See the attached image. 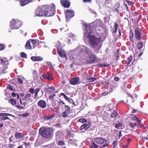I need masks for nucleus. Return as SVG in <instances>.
<instances>
[{
	"label": "nucleus",
	"instance_id": "f03ea898",
	"mask_svg": "<svg viewBox=\"0 0 148 148\" xmlns=\"http://www.w3.org/2000/svg\"><path fill=\"white\" fill-rule=\"evenodd\" d=\"M88 42L93 47L95 48L100 43L101 41L100 38H97L95 35H92L90 33H88L87 36Z\"/></svg>",
	"mask_w": 148,
	"mask_h": 148
},
{
	"label": "nucleus",
	"instance_id": "f3484780",
	"mask_svg": "<svg viewBox=\"0 0 148 148\" xmlns=\"http://www.w3.org/2000/svg\"><path fill=\"white\" fill-rule=\"evenodd\" d=\"M33 95L31 94L27 93L22 99V100L26 102V101L31 100V97H33Z\"/></svg>",
	"mask_w": 148,
	"mask_h": 148
},
{
	"label": "nucleus",
	"instance_id": "603ef678",
	"mask_svg": "<svg viewBox=\"0 0 148 148\" xmlns=\"http://www.w3.org/2000/svg\"><path fill=\"white\" fill-rule=\"evenodd\" d=\"M126 1L128 5H132L133 4V3L132 1L125 0Z\"/></svg>",
	"mask_w": 148,
	"mask_h": 148
},
{
	"label": "nucleus",
	"instance_id": "6e6552de",
	"mask_svg": "<svg viewBox=\"0 0 148 148\" xmlns=\"http://www.w3.org/2000/svg\"><path fill=\"white\" fill-rule=\"evenodd\" d=\"M65 16L66 19H69L73 17L74 15V12L73 10H67L65 11Z\"/></svg>",
	"mask_w": 148,
	"mask_h": 148
},
{
	"label": "nucleus",
	"instance_id": "393cba45",
	"mask_svg": "<svg viewBox=\"0 0 148 148\" xmlns=\"http://www.w3.org/2000/svg\"><path fill=\"white\" fill-rule=\"evenodd\" d=\"M93 140V141H92L90 143V147L91 148H97L99 146Z\"/></svg>",
	"mask_w": 148,
	"mask_h": 148
},
{
	"label": "nucleus",
	"instance_id": "c03bdc74",
	"mask_svg": "<svg viewBox=\"0 0 148 148\" xmlns=\"http://www.w3.org/2000/svg\"><path fill=\"white\" fill-rule=\"evenodd\" d=\"M103 119L108 122L110 121V120L109 118V116H104L103 117Z\"/></svg>",
	"mask_w": 148,
	"mask_h": 148
},
{
	"label": "nucleus",
	"instance_id": "4d7b16f0",
	"mask_svg": "<svg viewBox=\"0 0 148 148\" xmlns=\"http://www.w3.org/2000/svg\"><path fill=\"white\" fill-rule=\"evenodd\" d=\"M48 73L47 74H44L42 75V76L43 77L45 78V79H47V76L48 75V73Z\"/></svg>",
	"mask_w": 148,
	"mask_h": 148
},
{
	"label": "nucleus",
	"instance_id": "72a5a7b5",
	"mask_svg": "<svg viewBox=\"0 0 148 148\" xmlns=\"http://www.w3.org/2000/svg\"><path fill=\"white\" fill-rule=\"evenodd\" d=\"M112 113L110 114V117L112 118H114L118 115V113L116 110L112 112Z\"/></svg>",
	"mask_w": 148,
	"mask_h": 148
},
{
	"label": "nucleus",
	"instance_id": "052dcab7",
	"mask_svg": "<svg viewBox=\"0 0 148 148\" xmlns=\"http://www.w3.org/2000/svg\"><path fill=\"white\" fill-rule=\"evenodd\" d=\"M18 80L19 82L21 83L22 84L23 82V80L21 78H18Z\"/></svg>",
	"mask_w": 148,
	"mask_h": 148
},
{
	"label": "nucleus",
	"instance_id": "cd10ccee",
	"mask_svg": "<svg viewBox=\"0 0 148 148\" xmlns=\"http://www.w3.org/2000/svg\"><path fill=\"white\" fill-rule=\"evenodd\" d=\"M90 127L89 125L87 123H85L82 125L80 127V130H82L83 129H85V130H87Z\"/></svg>",
	"mask_w": 148,
	"mask_h": 148
},
{
	"label": "nucleus",
	"instance_id": "1a4fd4ad",
	"mask_svg": "<svg viewBox=\"0 0 148 148\" xmlns=\"http://www.w3.org/2000/svg\"><path fill=\"white\" fill-rule=\"evenodd\" d=\"M97 58L96 55L92 54L89 55L88 57L87 61L88 63L91 64L95 62Z\"/></svg>",
	"mask_w": 148,
	"mask_h": 148
},
{
	"label": "nucleus",
	"instance_id": "49530a36",
	"mask_svg": "<svg viewBox=\"0 0 148 148\" xmlns=\"http://www.w3.org/2000/svg\"><path fill=\"white\" fill-rule=\"evenodd\" d=\"M97 79L96 78L94 77L86 78V79L88 80L89 82H92L96 80Z\"/></svg>",
	"mask_w": 148,
	"mask_h": 148
},
{
	"label": "nucleus",
	"instance_id": "680f3d73",
	"mask_svg": "<svg viewBox=\"0 0 148 148\" xmlns=\"http://www.w3.org/2000/svg\"><path fill=\"white\" fill-rule=\"evenodd\" d=\"M111 0H105V4H108L111 2Z\"/></svg>",
	"mask_w": 148,
	"mask_h": 148
},
{
	"label": "nucleus",
	"instance_id": "09e8293b",
	"mask_svg": "<svg viewBox=\"0 0 148 148\" xmlns=\"http://www.w3.org/2000/svg\"><path fill=\"white\" fill-rule=\"evenodd\" d=\"M21 56L22 57L27 58V54L23 52H22L21 54Z\"/></svg>",
	"mask_w": 148,
	"mask_h": 148
},
{
	"label": "nucleus",
	"instance_id": "4be33fe9",
	"mask_svg": "<svg viewBox=\"0 0 148 148\" xmlns=\"http://www.w3.org/2000/svg\"><path fill=\"white\" fill-rule=\"evenodd\" d=\"M133 97L132 96H128L127 98L126 102H125L126 103H128L127 104L129 105L130 103L134 102V101L133 99Z\"/></svg>",
	"mask_w": 148,
	"mask_h": 148
},
{
	"label": "nucleus",
	"instance_id": "a211bd4d",
	"mask_svg": "<svg viewBox=\"0 0 148 148\" xmlns=\"http://www.w3.org/2000/svg\"><path fill=\"white\" fill-rule=\"evenodd\" d=\"M63 96L64 98L69 102L71 103L73 101V100L70 97H68L63 93H62L60 94V97Z\"/></svg>",
	"mask_w": 148,
	"mask_h": 148
},
{
	"label": "nucleus",
	"instance_id": "a878e982",
	"mask_svg": "<svg viewBox=\"0 0 148 148\" xmlns=\"http://www.w3.org/2000/svg\"><path fill=\"white\" fill-rule=\"evenodd\" d=\"M102 21L99 20H96L95 22V23H96L95 26L96 27H101L102 26Z\"/></svg>",
	"mask_w": 148,
	"mask_h": 148
},
{
	"label": "nucleus",
	"instance_id": "864d4df0",
	"mask_svg": "<svg viewBox=\"0 0 148 148\" xmlns=\"http://www.w3.org/2000/svg\"><path fill=\"white\" fill-rule=\"evenodd\" d=\"M117 141H114L112 145L113 146V148H115L117 144Z\"/></svg>",
	"mask_w": 148,
	"mask_h": 148
},
{
	"label": "nucleus",
	"instance_id": "79ce46f5",
	"mask_svg": "<svg viewBox=\"0 0 148 148\" xmlns=\"http://www.w3.org/2000/svg\"><path fill=\"white\" fill-rule=\"evenodd\" d=\"M29 40L31 42L32 44L33 45V48H34L35 47V45L37 43V41L35 40L32 39H30Z\"/></svg>",
	"mask_w": 148,
	"mask_h": 148
},
{
	"label": "nucleus",
	"instance_id": "e2e57ef3",
	"mask_svg": "<svg viewBox=\"0 0 148 148\" xmlns=\"http://www.w3.org/2000/svg\"><path fill=\"white\" fill-rule=\"evenodd\" d=\"M114 79L116 81H119V78L117 76L115 77L114 78Z\"/></svg>",
	"mask_w": 148,
	"mask_h": 148
},
{
	"label": "nucleus",
	"instance_id": "774afa93",
	"mask_svg": "<svg viewBox=\"0 0 148 148\" xmlns=\"http://www.w3.org/2000/svg\"><path fill=\"white\" fill-rule=\"evenodd\" d=\"M47 63L48 65L49 66H50L51 67L53 66V64H52V63L51 62H47Z\"/></svg>",
	"mask_w": 148,
	"mask_h": 148
},
{
	"label": "nucleus",
	"instance_id": "c756f323",
	"mask_svg": "<svg viewBox=\"0 0 148 148\" xmlns=\"http://www.w3.org/2000/svg\"><path fill=\"white\" fill-rule=\"evenodd\" d=\"M97 66L100 67H102L103 66L108 67L110 66L108 64H106L104 63H99L97 64Z\"/></svg>",
	"mask_w": 148,
	"mask_h": 148
},
{
	"label": "nucleus",
	"instance_id": "6ab92c4d",
	"mask_svg": "<svg viewBox=\"0 0 148 148\" xmlns=\"http://www.w3.org/2000/svg\"><path fill=\"white\" fill-rule=\"evenodd\" d=\"M32 60L34 62L41 61L43 60L42 58L40 56H32L31 58Z\"/></svg>",
	"mask_w": 148,
	"mask_h": 148
},
{
	"label": "nucleus",
	"instance_id": "5fc2aeb1",
	"mask_svg": "<svg viewBox=\"0 0 148 148\" xmlns=\"http://www.w3.org/2000/svg\"><path fill=\"white\" fill-rule=\"evenodd\" d=\"M5 48V46L2 44H0V51L3 50Z\"/></svg>",
	"mask_w": 148,
	"mask_h": 148
},
{
	"label": "nucleus",
	"instance_id": "8fccbe9b",
	"mask_svg": "<svg viewBox=\"0 0 148 148\" xmlns=\"http://www.w3.org/2000/svg\"><path fill=\"white\" fill-rule=\"evenodd\" d=\"M61 132H57L56 133V138L59 139L60 137V135L61 134Z\"/></svg>",
	"mask_w": 148,
	"mask_h": 148
},
{
	"label": "nucleus",
	"instance_id": "de8ad7c7",
	"mask_svg": "<svg viewBox=\"0 0 148 148\" xmlns=\"http://www.w3.org/2000/svg\"><path fill=\"white\" fill-rule=\"evenodd\" d=\"M15 146V145L9 144L8 145V148H14V147Z\"/></svg>",
	"mask_w": 148,
	"mask_h": 148
},
{
	"label": "nucleus",
	"instance_id": "9d476101",
	"mask_svg": "<svg viewBox=\"0 0 148 148\" xmlns=\"http://www.w3.org/2000/svg\"><path fill=\"white\" fill-rule=\"evenodd\" d=\"M7 116H13V115L11 114L6 113H0V116H2V117H0V119L1 120H10L9 118Z\"/></svg>",
	"mask_w": 148,
	"mask_h": 148
},
{
	"label": "nucleus",
	"instance_id": "13d9d810",
	"mask_svg": "<svg viewBox=\"0 0 148 148\" xmlns=\"http://www.w3.org/2000/svg\"><path fill=\"white\" fill-rule=\"evenodd\" d=\"M46 90L48 92H51L53 91L51 90L50 88L49 87L46 88Z\"/></svg>",
	"mask_w": 148,
	"mask_h": 148
},
{
	"label": "nucleus",
	"instance_id": "ddd939ff",
	"mask_svg": "<svg viewBox=\"0 0 148 148\" xmlns=\"http://www.w3.org/2000/svg\"><path fill=\"white\" fill-rule=\"evenodd\" d=\"M40 89L41 88L40 87L37 88L35 90L34 88H30L29 90V92L32 94H33L34 92H35L34 97L36 98L38 96V92Z\"/></svg>",
	"mask_w": 148,
	"mask_h": 148
},
{
	"label": "nucleus",
	"instance_id": "4c0bfd02",
	"mask_svg": "<svg viewBox=\"0 0 148 148\" xmlns=\"http://www.w3.org/2000/svg\"><path fill=\"white\" fill-rule=\"evenodd\" d=\"M133 59V57L132 56H130L129 57L127 60V64H129L132 62Z\"/></svg>",
	"mask_w": 148,
	"mask_h": 148
},
{
	"label": "nucleus",
	"instance_id": "0e129e2a",
	"mask_svg": "<svg viewBox=\"0 0 148 148\" xmlns=\"http://www.w3.org/2000/svg\"><path fill=\"white\" fill-rule=\"evenodd\" d=\"M19 101H20V103L21 105H25V103H26V101L22 103V100H21V98H20Z\"/></svg>",
	"mask_w": 148,
	"mask_h": 148
},
{
	"label": "nucleus",
	"instance_id": "2eb2a0df",
	"mask_svg": "<svg viewBox=\"0 0 148 148\" xmlns=\"http://www.w3.org/2000/svg\"><path fill=\"white\" fill-rule=\"evenodd\" d=\"M84 26L85 27L84 29L86 31L84 33V35H87L88 33H90L91 34L90 26L87 24H84Z\"/></svg>",
	"mask_w": 148,
	"mask_h": 148
},
{
	"label": "nucleus",
	"instance_id": "37998d69",
	"mask_svg": "<svg viewBox=\"0 0 148 148\" xmlns=\"http://www.w3.org/2000/svg\"><path fill=\"white\" fill-rule=\"evenodd\" d=\"M138 123L137 125L138 127H142L143 126V125L141 122V121L139 120L137 121Z\"/></svg>",
	"mask_w": 148,
	"mask_h": 148
},
{
	"label": "nucleus",
	"instance_id": "5701e85b",
	"mask_svg": "<svg viewBox=\"0 0 148 148\" xmlns=\"http://www.w3.org/2000/svg\"><path fill=\"white\" fill-rule=\"evenodd\" d=\"M116 108L114 106V105L113 104H110L108 107V111H110L111 112L116 110Z\"/></svg>",
	"mask_w": 148,
	"mask_h": 148
},
{
	"label": "nucleus",
	"instance_id": "e433bc0d",
	"mask_svg": "<svg viewBox=\"0 0 148 148\" xmlns=\"http://www.w3.org/2000/svg\"><path fill=\"white\" fill-rule=\"evenodd\" d=\"M115 127L118 129H121L122 128V124L120 122L116 123L115 124Z\"/></svg>",
	"mask_w": 148,
	"mask_h": 148
},
{
	"label": "nucleus",
	"instance_id": "f257e3e1",
	"mask_svg": "<svg viewBox=\"0 0 148 148\" xmlns=\"http://www.w3.org/2000/svg\"><path fill=\"white\" fill-rule=\"evenodd\" d=\"M42 7L45 16H52L55 13V6L54 4L53 3L50 5H43L42 6Z\"/></svg>",
	"mask_w": 148,
	"mask_h": 148
},
{
	"label": "nucleus",
	"instance_id": "aec40b11",
	"mask_svg": "<svg viewBox=\"0 0 148 148\" xmlns=\"http://www.w3.org/2000/svg\"><path fill=\"white\" fill-rule=\"evenodd\" d=\"M57 51L60 57H64L66 56V55L64 51L61 49H58Z\"/></svg>",
	"mask_w": 148,
	"mask_h": 148
},
{
	"label": "nucleus",
	"instance_id": "bb28decb",
	"mask_svg": "<svg viewBox=\"0 0 148 148\" xmlns=\"http://www.w3.org/2000/svg\"><path fill=\"white\" fill-rule=\"evenodd\" d=\"M55 116V114H53L49 116L45 115L43 116V119L45 120H48L54 118Z\"/></svg>",
	"mask_w": 148,
	"mask_h": 148
},
{
	"label": "nucleus",
	"instance_id": "69168bd1",
	"mask_svg": "<svg viewBox=\"0 0 148 148\" xmlns=\"http://www.w3.org/2000/svg\"><path fill=\"white\" fill-rule=\"evenodd\" d=\"M132 109H133V110L132 112V113H136V112H137L138 111V110L136 109H134V108H132Z\"/></svg>",
	"mask_w": 148,
	"mask_h": 148
},
{
	"label": "nucleus",
	"instance_id": "4468645a",
	"mask_svg": "<svg viewBox=\"0 0 148 148\" xmlns=\"http://www.w3.org/2000/svg\"><path fill=\"white\" fill-rule=\"evenodd\" d=\"M60 2L61 5L65 8H69L70 6V3L68 0H60Z\"/></svg>",
	"mask_w": 148,
	"mask_h": 148
},
{
	"label": "nucleus",
	"instance_id": "f704fd0d",
	"mask_svg": "<svg viewBox=\"0 0 148 148\" xmlns=\"http://www.w3.org/2000/svg\"><path fill=\"white\" fill-rule=\"evenodd\" d=\"M136 126L137 125L136 123L131 122L129 123V126L132 129H134L136 127Z\"/></svg>",
	"mask_w": 148,
	"mask_h": 148
},
{
	"label": "nucleus",
	"instance_id": "412c9836",
	"mask_svg": "<svg viewBox=\"0 0 148 148\" xmlns=\"http://www.w3.org/2000/svg\"><path fill=\"white\" fill-rule=\"evenodd\" d=\"M25 47V49L27 50H30L32 49L30 44V41L29 40L27 41Z\"/></svg>",
	"mask_w": 148,
	"mask_h": 148
},
{
	"label": "nucleus",
	"instance_id": "58836bf2",
	"mask_svg": "<svg viewBox=\"0 0 148 148\" xmlns=\"http://www.w3.org/2000/svg\"><path fill=\"white\" fill-rule=\"evenodd\" d=\"M47 79L48 80H53V78L52 74L51 73H49Z\"/></svg>",
	"mask_w": 148,
	"mask_h": 148
},
{
	"label": "nucleus",
	"instance_id": "a19ab883",
	"mask_svg": "<svg viewBox=\"0 0 148 148\" xmlns=\"http://www.w3.org/2000/svg\"><path fill=\"white\" fill-rule=\"evenodd\" d=\"M9 101L10 102L11 104L13 105H16V101L15 100L13 99H10Z\"/></svg>",
	"mask_w": 148,
	"mask_h": 148
},
{
	"label": "nucleus",
	"instance_id": "0eeeda50",
	"mask_svg": "<svg viewBox=\"0 0 148 148\" xmlns=\"http://www.w3.org/2000/svg\"><path fill=\"white\" fill-rule=\"evenodd\" d=\"M65 111L62 112V116L64 118H66L68 117L69 115L71 113V109L70 107L67 105H65Z\"/></svg>",
	"mask_w": 148,
	"mask_h": 148
},
{
	"label": "nucleus",
	"instance_id": "20e7f679",
	"mask_svg": "<svg viewBox=\"0 0 148 148\" xmlns=\"http://www.w3.org/2000/svg\"><path fill=\"white\" fill-rule=\"evenodd\" d=\"M94 141L99 145V147L101 146L102 148H105L109 144V143L105 139L101 138L98 137L95 138L94 140Z\"/></svg>",
	"mask_w": 148,
	"mask_h": 148
},
{
	"label": "nucleus",
	"instance_id": "423d86ee",
	"mask_svg": "<svg viewBox=\"0 0 148 148\" xmlns=\"http://www.w3.org/2000/svg\"><path fill=\"white\" fill-rule=\"evenodd\" d=\"M143 35V31L140 28H137L135 30V36L136 39L140 41L142 40Z\"/></svg>",
	"mask_w": 148,
	"mask_h": 148
},
{
	"label": "nucleus",
	"instance_id": "7ed1b4c3",
	"mask_svg": "<svg viewBox=\"0 0 148 148\" xmlns=\"http://www.w3.org/2000/svg\"><path fill=\"white\" fill-rule=\"evenodd\" d=\"M53 132V130L51 128L42 127L39 130V134L42 137L45 139L51 138Z\"/></svg>",
	"mask_w": 148,
	"mask_h": 148
},
{
	"label": "nucleus",
	"instance_id": "dca6fc26",
	"mask_svg": "<svg viewBox=\"0 0 148 148\" xmlns=\"http://www.w3.org/2000/svg\"><path fill=\"white\" fill-rule=\"evenodd\" d=\"M38 106L41 108H45L47 106V103L46 102L43 100H40L37 104Z\"/></svg>",
	"mask_w": 148,
	"mask_h": 148
},
{
	"label": "nucleus",
	"instance_id": "2f4dec72",
	"mask_svg": "<svg viewBox=\"0 0 148 148\" xmlns=\"http://www.w3.org/2000/svg\"><path fill=\"white\" fill-rule=\"evenodd\" d=\"M133 36H134V34L133 32H132L131 29L130 31V36H129V38L130 40V41L132 42H134L133 40Z\"/></svg>",
	"mask_w": 148,
	"mask_h": 148
},
{
	"label": "nucleus",
	"instance_id": "f8f14e48",
	"mask_svg": "<svg viewBox=\"0 0 148 148\" xmlns=\"http://www.w3.org/2000/svg\"><path fill=\"white\" fill-rule=\"evenodd\" d=\"M80 79L79 77H77L73 78L69 81L70 83L73 85H76L80 83Z\"/></svg>",
	"mask_w": 148,
	"mask_h": 148
},
{
	"label": "nucleus",
	"instance_id": "bf43d9fd",
	"mask_svg": "<svg viewBox=\"0 0 148 148\" xmlns=\"http://www.w3.org/2000/svg\"><path fill=\"white\" fill-rule=\"evenodd\" d=\"M16 106L18 108H19L20 109H23L24 108V107L22 106H21L20 105H18V106L16 105Z\"/></svg>",
	"mask_w": 148,
	"mask_h": 148
},
{
	"label": "nucleus",
	"instance_id": "6e6d98bb",
	"mask_svg": "<svg viewBox=\"0 0 148 148\" xmlns=\"http://www.w3.org/2000/svg\"><path fill=\"white\" fill-rule=\"evenodd\" d=\"M13 139V136H12L9 138V143H10L12 141V140Z\"/></svg>",
	"mask_w": 148,
	"mask_h": 148
},
{
	"label": "nucleus",
	"instance_id": "c85d7f7f",
	"mask_svg": "<svg viewBox=\"0 0 148 148\" xmlns=\"http://www.w3.org/2000/svg\"><path fill=\"white\" fill-rule=\"evenodd\" d=\"M89 50L90 49L88 47L84 46L82 51L86 54H88L89 53Z\"/></svg>",
	"mask_w": 148,
	"mask_h": 148
},
{
	"label": "nucleus",
	"instance_id": "ea45409f",
	"mask_svg": "<svg viewBox=\"0 0 148 148\" xmlns=\"http://www.w3.org/2000/svg\"><path fill=\"white\" fill-rule=\"evenodd\" d=\"M57 145L59 146H62L65 145V143L64 141L62 140H60L58 142Z\"/></svg>",
	"mask_w": 148,
	"mask_h": 148
},
{
	"label": "nucleus",
	"instance_id": "b1692460",
	"mask_svg": "<svg viewBox=\"0 0 148 148\" xmlns=\"http://www.w3.org/2000/svg\"><path fill=\"white\" fill-rule=\"evenodd\" d=\"M14 134L15 137L16 139H19L23 137L24 136L21 133L16 132Z\"/></svg>",
	"mask_w": 148,
	"mask_h": 148
},
{
	"label": "nucleus",
	"instance_id": "39448f33",
	"mask_svg": "<svg viewBox=\"0 0 148 148\" xmlns=\"http://www.w3.org/2000/svg\"><path fill=\"white\" fill-rule=\"evenodd\" d=\"M10 23L11 28L13 29H18L21 26L22 24L21 21L14 19L10 22Z\"/></svg>",
	"mask_w": 148,
	"mask_h": 148
},
{
	"label": "nucleus",
	"instance_id": "a18cd8bd",
	"mask_svg": "<svg viewBox=\"0 0 148 148\" xmlns=\"http://www.w3.org/2000/svg\"><path fill=\"white\" fill-rule=\"evenodd\" d=\"M79 122L82 123H86L87 121L84 118H82L79 119Z\"/></svg>",
	"mask_w": 148,
	"mask_h": 148
},
{
	"label": "nucleus",
	"instance_id": "3c124183",
	"mask_svg": "<svg viewBox=\"0 0 148 148\" xmlns=\"http://www.w3.org/2000/svg\"><path fill=\"white\" fill-rule=\"evenodd\" d=\"M56 95L55 94H53V95H51L49 97V99L50 100H53L54 99V96H55Z\"/></svg>",
	"mask_w": 148,
	"mask_h": 148
},
{
	"label": "nucleus",
	"instance_id": "338daca9",
	"mask_svg": "<svg viewBox=\"0 0 148 148\" xmlns=\"http://www.w3.org/2000/svg\"><path fill=\"white\" fill-rule=\"evenodd\" d=\"M28 115H29L27 113H24V114H21L22 116L23 117L27 116Z\"/></svg>",
	"mask_w": 148,
	"mask_h": 148
},
{
	"label": "nucleus",
	"instance_id": "7c9ffc66",
	"mask_svg": "<svg viewBox=\"0 0 148 148\" xmlns=\"http://www.w3.org/2000/svg\"><path fill=\"white\" fill-rule=\"evenodd\" d=\"M130 119L131 121H137L139 119L138 118V117L136 116L134 114L131 115Z\"/></svg>",
	"mask_w": 148,
	"mask_h": 148
},
{
	"label": "nucleus",
	"instance_id": "c9c22d12",
	"mask_svg": "<svg viewBox=\"0 0 148 148\" xmlns=\"http://www.w3.org/2000/svg\"><path fill=\"white\" fill-rule=\"evenodd\" d=\"M119 26V24L116 22L115 23H114V30L112 32L113 33H116V32H117V28Z\"/></svg>",
	"mask_w": 148,
	"mask_h": 148
},
{
	"label": "nucleus",
	"instance_id": "473e14b6",
	"mask_svg": "<svg viewBox=\"0 0 148 148\" xmlns=\"http://www.w3.org/2000/svg\"><path fill=\"white\" fill-rule=\"evenodd\" d=\"M143 46V43L141 42H139L137 45V47L138 49L140 50L142 48Z\"/></svg>",
	"mask_w": 148,
	"mask_h": 148
},
{
	"label": "nucleus",
	"instance_id": "9b49d317",
	"mask_svg": "<svg viewBox=\"0 0 148 148\" xmlns=\"http://www.w3.org/2000/svg\"><path fill=\"white\" fill-rule=\"evenodd\" d=\"M36 16L40 17L44 16V13L42 10V6L36 10L35 11Z\"/></svg>",
	"mask_w": 148,
	"mask_h": 148
}]
</instances>
